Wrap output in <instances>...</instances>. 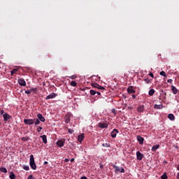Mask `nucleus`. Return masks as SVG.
<instances>
[{"label":"nucleus","mask_w":179,"mask_h":179,"mask_svg":"<svg viewBox=\"0 0 179 179\" xmlns=\"http://www.w3.org/2000/svg\"><path fill=\"white\" fill-rule=\"evenodd\" d=\"M29 166L32 170H36L37 169V165L36 164V162H34V155H31L29 157Z\"/></svg>","instance_id":"obj_1"},{"label":"nucleus","mask_w":179,"mask_h":179,"mask_svg":"<svg viewBox=\"0 0 179 179\" xmlns=\"http://www.w3.org/2000/svg\"><path fill=\"white\" fill-rule=\"evenodd\" d=\"M36 122V119H24V123L25 125H33Z\"/></svg>","instance_id":"obj_2"},{"label":"nucleus","mask_w":179,"mask_h":179,"mask_svg":"<svg viewBox=\"0 0 179 179\" xmlns=\"http://www.w3.org/2000/svg\"><path fill=\"white\" fill-rule=\"evenodd\" d=\"M108 125H109V123H103V122H99L98 124V127L99 128H102V129H107V128H108Z\"/></svg>","instance_id":"obj_3"},{"label":"nucleus","mask_w":179,"mask_h":179,"mask_svg":"<svg viewBox=\"0 0 179 179\" xmlns=\"http://www.w3.org/2000/svg\"><path fill=\"white\" fill-rule=\"evenodd\" d=\"M113 169H115V173H118V171L119 173H125V169H124V168L120 169L118 166L114 165Z\"/></svg>","instance_id":"obj_4"},{"label":"nucleus","mask_w":179,"mask_h":179,"mask_svg":"<svg viewBox=\"0 0 179 179\" xmlns=\"http://www.w3.org/2000/svg\"><path fill=\"white\" fill-rule=\"evenodd\" d=\"M92 87H95L96 89H99V90H104V87H102L96 83H92Z\"/></svg>","instance_id":"obj_5"},{"label":"nucleus","mask_w":179,"mask_h":179,"mask_svg":"<svg viewBox=\"0 0 179 179\" xmlns=\"http://www.w3.org/2000/svg\"><path fill=\"white\" fill-rule=\"evenodd\" d=\"M135 90H134V86H129V87L127 88V92L129 94H135Z\"/></svg>","instance_id":"obj_6"},{"label":"nucleus","mask_w":179,"mask_h":179,"mask_svg":"<svg viewBox=\"0 0 179 179\" xmlns=\"http://www.w3.org/2000/svg\"><path fill=\"white\" fill-rule=\"evenodd\" d=\"M3 120L6 122V121H8V120H10V118H12V116H10V115L5 113L3 115Z\"/></svg>","instance_id":"obj_7"},{"label":"nucleus","mask_w":179,"mask_h":179,"mask_svg":"<svg viewBox=\"0 0 179 179\" xmlns=\"http://www.w3.org/2000/svg\"><path fill=\"white\" fill-rule=\"evenodd\" d=\"M118 130L117 129H114L112 132L110 133V136L112 138H116L117 137V134H118Z\"/></svg>","instance_id":"obj_8"},{"label":"nucleus","mask_w":179,"mask_h":179,"mask_svg":"<svg viewBox=\"0 0 179 179\" xmlns=\"http://www.w3.org/2000/svg\"><path fill=\"white\" fill-rule=\"evenodd\" d=\"M55 97H57V94L52 93L45 97V100H50L51 99H54Z\"/></svg>","instance_id":"obj_9"},{"label":"nucleus","mask_w":179,"mask_h":179,"mask_svg":"<svg viewBox=\"0 0 179 179\" xmlns=\"http://www.w3.org/2000/svg\"><path fill=\"white\" fill-rule=\"evenodd\" d=\"M38 120L41 121V122H45V118L43 117V115L41 113H38L37 115Z\"/></svg>","instance_id":"obj_10"},{"label":"nucleus","mask_w":179,"mask_h":179,"mask_svg":"<svg viewBox=\"0 0 179 179\" xmlns=\"http://www.w3.org/2000/svg\"><path fill=\"white\" fill-rule=\"evenodd\" d=\"M137 160H142L143 159V154L141 153V152H136Z\"/></svg>","instance_id":"obj_11"},{"label":"nucleus","mask_w":179,"mask_h":179,"mask_svg":"<svg viewBox=\"0 0 179 179\" xmlns=\"http://www.w3.org/2000/svg\"><path fill=\"white\" fill-rule=\"evenodd\" d=\"M18 83L20 86H26V81L23 78H19Z\"/></svg>","instance_id":"obj_12"},{"label":"nucleus","mask_w":179,"mask_h":179,"mask_svg":"<svg viewBox=\"0 0 179 179\" xmlns=\"http://www.w3.org/2000/svg\"><path fill=\"white\" fill-rule=\"evenodd\" d=\"M64 120H65L66 124H69L71 122V115L69 114L66 115Z\"/></svg>","instance_id":"obj_13"},{"label":"nucleus","mask_w":179,"mask_h":179,"mask_svg":"<svg viewBox=\"0 0 179 179\" xmlns=\"http://www.w3.org/2000/svg\"><path fill=\"white\" fill-rule=\"evenodd\" d=\"M137 141L139 142L140 145H143V141H145V138L141 136H137Z\"/></svg>","instance_id":"obj_14"},{"label":"nucleus","mask_w":179,"mask_h":179,"mask_svg":"<svg viewBox=\"0 0 179 179\" xmlns=\"http://www.w3.org/2000/svg\"><path fill=\"white\" fill-rule=\"evenodd\" d=\"M57 145L59 148H62V146H64L65 145V142L64 141H62V140H59L57 142Z\"/></svg>","instance_id":"obj_15"},{"label":"nucleus","mask_w":179,"mask_h":179,"mask_svg":"<svg viewBox=\"0 0 179 179\" xmlns=\"http://www.w3.org/2000/svg\"><path fill=\"white\" fill-rule=\"evenodd\" d=\"M137 110L138 113H143V111L145 110V106L141 105L138 106Z\"/></svg>","instance_id":"obj_16"},{"label":"nucleus","mask_w":179,"mask_h":179,"mask_svg":"<svg viewBox=\"0 0 179 179\" xmlns=\"http://www.w3.org/2000/svg\"><path fill=\"white\" fill-rule=\"evenodd\" d=\"M85 139V134H82L78 136V142H82Z\"/></svg>","instance_id":"obj_17"},{"label":"nucleus","mask_w":179,"mask_h":179,"mask_svg":"<svg viewBox=\"0 0 179 179\" xmlns=\"http://www.w3.org/2000/svg\"><path fill=\"white\" fill-rule=\"evenodd\" d=\"M171 90H172L173 94H177V93H178V90H177V88L176 87H174V85L171 86Z\"/></svg>","instance_id":"obj_18"},{"label":"nucleus","mask_w":179,"mask_h":179,"mask_svg":"<svg viewBox=\"0 0 179 179\" xmlns=\"http://www.w3.org/2000/svg\"><path fill=\"white\" fill-rule=\"evenodd\" d=\"M40 138H42L43 143H47V136L45 134L41 136Z\"/></svg>","instance_id":"obj_19"},{"label":"nucleus","mask_w":179,"mask_h":179,"mask_svg":"<svg viewBox=\"0 0 179 179\" xmlns=\"http://www.w3.org/2000/svg\"><path fill=\"white\" fill-rule=\"evenodd\" d=\"M160 148V145H153L152 148V152H156V150H157V149Z\"/></svg>","instance_id":"obj_20"},{"label":"nucleus","mask_w":179,"mask_h":179,"mask_svg":"<svg viewBox=\"0 0 179 179\" xmlns=\"http://www.w3.org/2000/svg\"><path fill=\"white\" fill-rule=\"evenodd\" d=\"M154 108H157V110H161V108H163V105L162 104H159V105L155 104L154 106Z\"/></svg>","instance_id":"obj_21"},{"label":"nucleus","mask_w":179,"mask_h":179,"mask_svg":"<svg viewBox=\"0 0 179 179\" xmlns=\"http://www.w3.org/2000/svg\"><path fill=\"white\" fill-rule=\"evenodd\" d=\"M155 91L154 89H151L148 92L149 96H153L155 94Z\"/></svg>","instance_id":"obj_22"},{"label":"nucleus","mask_w":179,"mask_h":179,"mask_svg":"<svg viewBox=\"0 0 179 179\" xmlns=\"http://www.w3.org/2000/svg\"><path fill=\"white\" fill-rule=\"evenodd\" d=\"M168 118L169 119V120H171V121H174V118H175V117H174V115H173V114H169L168 115Z\"/></svg>","instance_id":"obj_23"},{"label":"nucleus","mask_w":179,"mask_h":179,"mask_svg":"<svg viewBox=\"0 0 179 179\" xmlns=\"http://www.w3.org/2000/svg\"><path fill=\"white\" fill-rule=\"evenodd\" d=\"M9 178H10V179H16V176L15 175V173H13V172H10V173Z\"/></svg>","instance_id":"obj_24"},{"label":"nucleus","mask_w":179,"mask_h":179,"mask_svg":"<svg viewBox=\"0 0 179 179\" xmlns=\"http://www.w3.org/2000/svg\"><path fill=\"white\" fill-rule=\"evenodd\" d=\"M17 71H18L17 69H13L10 71L11 76H13V75H15V73H17Z\"/></svg>","instance_id":"obj_25"},{"label":"nucleus","mask_w":179,"mask_h":179,"mask_svg":"<svg viewBox=\"0 0 179 179\" xmlns=\"http://www.w3.org/2000/svg\"><path fill=\"white\" fill-rule=\"evenodd\" d=\"M0 171H1V173H8V170L6 169V168H3V167H1L0 169Z\"/></svg>","instance_id":"obj_26"},{"label":"nucleus","mask_w":179,"mask_h":179,"mask_svg":"<svg viewBox=\"0 0 179 179\" xmlns=\"http://www.w3.org/2000/svg\"><path fill=\"white\" fill-rule=\"evenodd\" d=\"M23 169L25 170L26 171H29L30 170V167H29V166L27 165H24Z\"/></svg>","instance_id":"obj_27"},{"label":"nucleus","mask_w":179,"mask_h":179,"mask_svg":"<svg viewBox=\"0 0 179 179\" xmlns=\"http://www.w3.org/2000/svg\"><path fill=\"white\" fill-rule=\"evenodd\" d=\"M77 85H78V83L76 81H71V86H73V87H75Z\"/></svg>","instance_id":"obj_28"},{"label":"nucleus","mask_w":179,"mask_h":179,"mask_svg":"<svg viewBox=\"0 0 179 179\" xmlns=\"http://www.w3.org/2000/svg\"><path fill=\"white\" fill-rule=\"evenodd\" d=\"M159 75H161V76H164L165 78L167 77V75L166 74V72H164V71H161L159 73Z\"/></svg>","instance_id":"obj_29"},{"label":"nucleus","mask_w":179,"mask_h":179,"mask_svg":"<svg viewBox=\"0 0 179 179\" xmlns=\"http://www.w3.org/2000/svg\"><path fill=\"white\" fill-rule=\"evenodd\" d=\"M34 124H35V125H40V120L35 119V122Z\"/></svg>","instance_id":"obj_30"},{"label":"nucleus","mask_w":179,"mask_h":179,"mask_svg":"<svg viewBox=\"0 0 179 179\" xmlns=\"http://www.w3.org/2000/svg\"><path fill=\"white\" fill-rule=\"evenodd\" d=\"M30 90L31 93L32 92H34L35 94L37 93V88H31Z\"/></svg>","instance_id":"obj_31"},{"label":"nucleus","mask_w":179,"mask_h":179,"mask_svg":"<svg viewBox=\"0 0 179 179\" xmlns=\"http://www.w3.org/2000/svg\"><path fill=\"white\" fill-rule=\"evenodd\" d=\"M90 94H92V96H94V94H96V92L93 90H91L90 91Z\"/></svg>","instance_id":"obj_32"},{"label":"nucleus","mask_w":179,"mask_h":179,"mask_svg":"<svg viewBox=\"0 0 179 179\" xmlns=\"http://www.w3.org/2000/svg\"><path fill=\"white\" fill-rule=\"evenodd\" d=\"M144 82H145V83L149 84L150 83V80L149 78H145L144 79Z\"/></svg>","instance_id":"obj_33"},{"label":"nucleus","mask_w":179,"mask_h":179,"mask_svg":"<svg viewBox=\"0 0 179 179\" xmlns=\"http://www.w3.org/2000/svg\"><path fill=\"white\" fill-rule=\"evenodd\" d=\"M21 141H29V137H22L21 138Z\"/></svg>","instance_id":"obj_34"},{"label":"nucleus","mask_w":179,"mask_h":179,"mask_svg":"<svg viewBox=\"0 0 179 179\" xmlns=\"http://www.w3.org/2000/svg\"><path fill=\"white\" fill-rule=\"evenodd\" d=\"M102 146H103L104 148H110V145L108 143H103Z\"/></svg>","instance_id":"obj_35"},{"label":"nucleus","mask_w":179,"mask_h":179,"mask_svg":"<svg viewBox=\"0 0 179 179\" xmlns=\"http://www.w3.org/2000/svg\"><path fill=\"white\" fill-rule=\"evenodd\" d=\"M161 178H162V179H167V175H166V173L163 174V175L161 176Z\"/></svg>","instance_id":"obj_36"},{"label":"nucleus","mask_w":179,"mask_h":179,"mask_svg":"<svg viewBox=\"0 0 179 179\" xmlns=\"http://www.w3.org/2000/svg\"><path fill=\"white\" fill-rule=\"evenodd\" d=\"M30 93H31V90H27L25 91L26 94H30Z\"/></svg>","instance_id":"obj_37"},{"label":"nucleus","mask_w":179,"mask_h":179,"mask_svg":"<svg viewBox=\"0 0 179 179\" xmlns=\"http://www.w3.org/2000/svg\"><path fill=\"white\" fill-rule=\"evenodd\" d=\"M41 129H43V127H38L37 128V132H41Z\"/></svg>","instance_id":"obj_38"},{"label":"nucleus","mask_w":179,"mask_h":179,"mask_svg":"<svg viewBox=\"0 0 179 179\" xmlns=\"http://www.w3.org/2000/svg\"><path fill=\"white\" fill-rule=\"evenodd\" d=\"M68 132H69V134H73V129H68Z\"/></svg>","instance_id":"obj_39"},{"label":"nucleus","mask_w":179,"mask_h":179,"mask_svg":"<svg viewBox=\"0 0 179 179\" xmlns=\"http://www.w3.org/2000/svg\"><path fill=\"white\" fill-rule=\"evenodd\" d=\"M0 114H1V115H3V114H5V110H0Z\"/></svg>","instance_id":"obj_40"},{"label":"nucleus","mask_w":179,"mask_h":179,"mask_svg":"<svg viewBox=\"0 0 179 179\" xmlns=\"http://www.w3.org/2000/svg\"><path fill=\"white\" fill-rule=\"evenodd\" d=\"M69 78H70V79H76V75L71 76Z\"/></svg>","instance_id":"obj_41"},{"label":"nucleus","mask_w":179,"mask_h":179,"mask_svg":"<svg viewBox=\"0 0 179 179\" xmlns=\"http://www.w3.org/2000/svg\"><path fill=\"white\" fill-rule=\"evenodd\" d=\"M168 83H173V80L172 79H169L167 80Z\"/></svg>","instance_id":"obj_42"},{"label":"nucleus","mask_w":179,"mask_h":179,"mask_svg":"<svg viewBox=\"0 0 179 179\" xmlns=\"http://www.w3.org/2000/svg\"><path fill=\"white\" fill-rule=\"evenodd\" d=\"M149 76H150L151 78H154L155 77V76L152 73H149Z\"/></svg>","instance_id":"obj_43"},{"label":"nucleus","mask_w":179,"mask_h":179,"mask_svg":"<svg viewBox=\"0 0 179 179\" xmlns=\"http://www.w3.org/2000/svg\"><path fill=\"white\" fill-rule=\"evenodd\" d=\"M80 179H87V178L86 176H83L80 178Z\"/></svg>","instance_id":"obj_44"},{"label":"nucleus","mask_w":179,"mask_h":179,"mask_svg":"<svg viewBox=\"0 0 179 179\" xmlns=\"http://www.w3.org/2000/svg\"><path fill=\"white\" fill-rule=\"evenodd\" d=\"M132 97H133V99H136V95L133 94Z\"/></svg>","instance_id":"obj_45"},{"label":"nucleus","mask_w":179,"mask_h":179,"mask_svg":"<svg viewBox=\"0 0 179 179\" xmlns=\"http://www.w3.org/2000/svg\"><path fill=\"white\" fill-rule=\"evenodd\" d=\"M96 94H98V96H100V94H101V93H100V92H96Z\"/></svg>","instance_id":"obj_46"},{"label":"nucleus","mask_w":179,"mask_h":179,"mask_svg":"<svg viewBox=\"0 0 179 179\" xmlns=\"http://www.w3.org/2000/svg\"><path fill=\"white\" fill-rule=\"evenodd\" d=\"M71 163L73 162H75V159H74V158L71 159Z\"/></svg>","instance_id":"obj_47"},{"label":"nucleus","mask_w":179,"mask_h":179,"mask_svg":"<svg viewBox=\"0 0 179 179\" xmlns=\"http://www.w3.org/2000/svg\"><path fill=\"white\" fill-rule=\"evenodd\" d=\"M176 178H177V179H179V172H178V174H177Z\"/></svg>","instance_id":"obj_48"},{"label":"nucleus","mask_w":179,"mask_h":179,"mask_svg":"<svg viewBox=\"0 0 179 179\" xmlns=\"http://www.w3.org/2000/svg\"><path fill=\"white\" fill-rule=\"evenodd\" d=\"M43 164H48V162H47V161H45L44 163H43Z\"/></svg>","instance_id":"obj_49"},{"label":"nucleus","mask_w":179,"mask_h":179,"mask_svg":"<svg viewBox=\"0 0 179 179\" xmlns=\"http://www.w3.org/2000/svg\"><path fill=\"white\" fill-rule=\"evenodd\" d=\"M65 162H69V159H66Z\"/></svg>","instance_id":"obj_50"},{"label":"nucleus","mask_w":179,"mask_h":179,"mask_svg":"<svg viewBox=\"0 0 179 179\" xmlns=\"http://www.w3.org/2000/svg\"><path fill=\"white\" fill-rule=\"evenodd\" d=\"M177 170H178V171H179V164L177 166Z\"/></svg>","instance_id":"obj_51"},{"label":"nucleus","mask_w":179,"mask_h":179,"mask_svg":"<svg viewBox=\"0 0 179 179\" xmlns=\"http://www.w3.org/2000/svg\"><path fill=\"white\" fill-rule=\"evenodd\" d=\"M100 168H101V169H103V165H101V166H100Z\"/></svg>","instance_id":"obj_52"},{"label":"nucleus","mask_w":179,"mask_h":179,"mask_svg":"<svg viewBox=\"0 0 179 179\" xmlns=\"http://www.w3.org/2000/svg\"><path fill=\"white\" fill-rule=\"evenodd\" d=\"M46 57H47V58H50V56H49V55H47Z\"/></svg>","instance_id":"obj_53"},{"label":"nucleus","mask_w":179,"mask_h":179,"mask_svg":"<svg viewBox=\"0 0 179 179\" xmlns=\"http://www.w3.org/2000/svg\"><path fill=\"white\" fill-rule=\"evenodd\" d=\"M0 125H1V122H0Z\"/></svg>","instance_id":"obj_54"}]
</instances>
